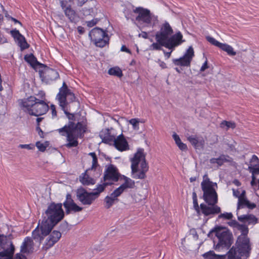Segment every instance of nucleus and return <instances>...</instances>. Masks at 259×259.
<instances>
[{"instance_id":"9","label":"nucleus","mask_w":259,"mask_h":259,"mask_svg":"<svg viewBox=\"0 0 259 259\" xmlns=\"http://www.w3.org/2000/svg\"><path fill=\"white\" fill-rule=\"evenodd\" d=\"M56 99L58 101L60 106L63 111L67 107L69 103L74 102L76 97L71 91L68 89L66 83L64 82L62 87L59 89V92L57 95Z\"/></svg>"},{"instance_id":"25","label":"nucleus","mask_w":259,"mask_h":259,"mask_svg":"<svg viewBox=\"0 0 259 259\" xmlns=\"http://www.w3.org/2000/svg\"><path fill=\"white\" fill-rule=\"evenodd\" d=\"M65 14L70 22L76 23L78 21V16L76 12L70 7H67L64 11Z\"/></svg>"},{"instance_id":"50","label":"nucleus","mask_w":259,"mask_h":259,"mask_svg":"<svg viewBox=\"0 0 259 259\" xmlns=\"http://www.w3.org/2000/svg\"><path fill=\"white\" fill-rule=\"evenodd\" d=\"M178 147L182 151H186L187 150V146L186 144L182 142V141L180 142L177 144Z\"/></svg>"},{"instance_id":"48","label":"nucleus","mask_w":259,"mask_h":259,"mask_svg":"<svg viewBox=\"0 0 259 259\" xmlns=\"http://www.w3.org/2000/svg\"><path fill=\"white\" fill-rule=\"evenodd\" d=\"M99 166V164L98 163V158L94 157L92 160V165L90 168V170H93L96 169V168Z\"/></svg>"},{"instance_id":"41","label":"nucleus","mask_w":259,"mask_h":259,"mask_svg":"<svg viewBox=\"0 0 259 259\" xmlns=\"http://www.w3.org/2000/svg\"><path fill=\"white\" fill-rule=\"evenodd\" d=\"M162 46L159 42L153 43L150 46V49L153 50H161L162 49L161 47Z\"/></svg>"},{"instance_id":"13","label":"nucleus","mask_w":259,"mask_h":259,"mask_svg":"<svg viewBox=\"0 0 259 259\" xmlns=\"http://www.w3.org/2000/svg\"><path fill=\"white\" fill-rule=\"evenodd\" d=\"M194 56L193 48L191 46L187 49L183 57L179 59H173L172 62L175 65L189 67Z\"/></svg>"},{"instance_id":"3","label":"nucleus","mask_w":259,"mask_h":259,"mask_svg":"<svg viewBox=\"0 0 259 259\" xmlns=\"http://www.w3.org/2000/svg\"><path fill=\"white\" fill-rule=\"evenodd\" d=\"M201 187L203 192V198L207 205L201 203L200 210L205 216L211 218L221 212L220 207L215 205L218 202L217 184L211 182L206 174L203 176Z\"/></svg>"},{"instance_id":"6","label":"nucleus","mask_w":259,"mask_h":259,"mask_svg":"<svg viewBox=\"0 0 259 259\" xmlns=\"http://www.w3.org/2000/svg\"><path fill=\"white\" fill-rule=\"evenodd\" d=\"M22 105L24 112L35 116L44 115L49 110V106L44 101L32 96L22 102Z\"/></svg>"},{"instance_id":"62","label":"nucleus","mask_w":259,"mask_h":259,"mask_svg":"<svg viewBox=\"0 0 259 259\" xmlns=\"http://www.w3.org/2000/svg\"><path fill=\"white\" fill-rule=\"evenodd\" d=\"M64 111V113L65 114L67 115L68 116V118L69 119H73L74 117V116L73 114H70L67 111V110L66 109V108H65V111Z\"/></svg>"},{"instance_id":"1","label":"nucleus","mask_w":259,"mask_h":259,"mask_svg":"<svg viewBox=\"0 0 259 259\" xmlns=\"http://www.w3.org/2000/svg\"><path fill=\"white\" fill-rule=\"evenodd\" d=\"M237 220H232L233 214L228 212V225L234 232L238 231L241 234L238 236L235 244L228 251V259H248L250 256L252 249L251 243L248 237L249 225H255L258 223L257 218L253 214H239L237 212Z\"/></svg>"},{"instance_id":"24","label":"nucleus","mask_w":259,"mask_h":259,"mask_svg":"<svg viewBox=\"0 0 259 259\" xmlns=\"http://www.w3.org/2000/svg\"><path fill=\"white\" fill-rule=\"evenodd\" d=\"M66 199L71 209L73 212H77L81 211L83 208L77 205L72 198V196L70 194L68 193L66 196Z\"/></svg>"},{"instance_id":"10","label":"nucleus","mask_w":259,"mask_h":259,"mask_svg":"<svg viewBox=\"0 0 259 259\" xmlns=\"http://www.w3.org/2000/svg\"><path fill=\"white\" fill-rule=\"evenodd\" d=\"M122 176L115 165L111 164L107 165L104 172L103 179L104 182L102 184L110 183L107 186L111 185L114 182H118Z\"/></svg>"},{"instance_id":"27","label":"nucleus","mask_w":259,"mask_h":259,"mask_svg":"<svg viewBox=\"0 0 259 259\" xmlns=\"http://www.w3.org/2000/svg\"><path fill=\"white\" fill-rule=\"evenodd\" d=\"M226 254L218 255L213 250H210L202 254L204 259H225Z\"/></svg>"},{"instance_id":"31","label":"nucleus","mask_w":259,"mask_h":259,"mask_svg":"<svg viewBox=\"0 0 259 259\" xmlns=\"http://www.w3.org/2000/svg\"><path fill=\"white\" fill-rule=\"evenodd\" d=\"M109 40V38L108 35L105 36L103 38H100V39H97L96 40L93 41L95 45L98 47L103 48L106 45L108 44Z\"/></svg>"},{"instance_id":"54","label":"nucleus","mask_w":259,"mask_h":259,"mask_svg":"<svg viewBox=\"0 0 259 259\" xmlns=\"http://www.w3.org/2000/svg\"><path fill=\"white\" fill-rule=\"evenodd\" d=\"M11 259H27L25 255L19 253H17L14 257H13Z\"/></svg>"},{"instance_id":"26","label":"nucleus","mask_w":259,"mask_h":259,"mask_svg":"<svg viewBox=\"0 0 259 259\" xmlns=\"http://www.w3.org/2000/svg\"><path fill=\"white\" fill-rule=\"evenodd\" d=\"M25 61L29 63L32 67L34 68L37 66L40 67L44 66V65L38 62L36 58L32 54L26 55L24 58Z\"/></svg>"},{"instance_id":"34","label":"nucleus","mask_w":259,"mask_h":259,"mask_svg":"<svg viewBox=\"0 0 259 259\" xmlns=\"http://www.w3.org/2000/svg\"><path fill=\"white\" fill-rule=\"evenodd\" d=\"M108 73L111 75H114L117 77H121L122 72L121 70L118 67H113L109 69Z\"/></svg>"},{"instance_id":"61","label":"nucleus","mask_w":259,"mask_h":259,"mask_svg":"<svg viewBox=\"0 0 259 259\" xmlns=\"http://www.w3.org/2000/svg\"><path fill=\"white\" fill-rule=\"evenodd\" d=\"M236 127V123L232 121H228V129L231 128L232 129L235 128Z\"/></svg>"},{"instance_id":"63","label":"nucleus","mask_w":259,"mask_h":259,"mask_svg":"<svg viewBox=\"0 0 259 259\" xmlns=\"http://www.w3.org/2000/svg\"><path fill=\"white\" fill-rule=\"evenodd\" d=\"M88 0H77V6H82Z\"/></svg>"},{"instance_id":"46","label":"nucleus","mask_w":259,"mask_h":259,"mask_svg":"<svg viewBox=\"0 0 259 259\" xmlns=\"http://www.w3.org/2000/svg\"><path fill=\"white\" fill-rule=\"evenodd\" d=\"M10 32H11V34L12 35V36L15 39H17L21 35V34L20 33L19 30H18L16 29L11 30Z\"/></svg>"},{"instance_id":"40","label":"nucleus","mask_w":259,"mask_h":259,"mask_svg":"<svg viewBox=\"0 0 259 259\" xmlns=\"http://www.w3.org/2000/svg\"><path fill=\"white\" fill-rule=\"evenodd\" d=\"M60 230L62 233L66 232L69 230V225L67 222H64L61 224L60 226Z\"/></svg>"},{"instance_id":"4","label":"nucleus","mask_w":259,"mask_h":259,"mask_svg":"<svg viewBox=\"0 0 259 259\" xmlns=\"http://www.w3.org/2000/svg\"><path fill=\"white\" fill-rule=\"evenodd\" d=\"M87 130V126L81 122H78L76 124L69 121L67 125L57 130V131L63 136L67 137L68 142L65 146L67 148L75 147L78 145V138H82Z\"/></svg>"},{"instance_id":"32","label":"nucleus","mask_w":259,"mask_h":259,"mask_svg":"<svg viewBox=\"0 0 259 259\" xmlns=\"http://www.w3.org/2000/svg\"><path fill=\"white\" fill-rule=\"evenodd\" d=\"M16 40L18 42V46L20 47L22 51L28 49L29 47V45L27 42L25 38L22 34Z\"/></svg>"},{"instance_id":"37","label":"nucleus","mask_w":259,"mask_h":259,"mask_svg":"<svg viewBox=\"0 0 259 259\" xmlns=\"http://www.w3.org/2000/svg\"><path fill=\"white\" fill-rule=\"evenodd\" d=\"M48 146L49 142L48 141L46 142L44 144L41 143L40 142H37L36 143V146L41 152H44Z\"/></svg>"},{"instance_id":"7","label":"nucleus","mask_w":259,"mask_h":259,"mask_svg":"<svg viewBox=\"0 0 259 259\" xmlns=\"http://www.w3.org/2000/svg\"><path fill=\"white\" fill-rule=\"evenodd\" d=\"M110 183L98 185L97 188L93 192H88L84 188L78 189L76 191V197L77 199L83 205H90L97 199L100 194L103 192L106 187Z\"/></svg>"},{"instance_id":"22","label":"nucleus","mask_w":259,"mask_h":259,"mask_svg":"<svg viewBox=\"0 0 259 259\" xmlns=\"http://www.w3.org/2000/svg\"><path fill=\"white\" fill-rule=\"evenodd\" d=\"M106 35H108L107 32L99 27L93 28L89 33V36L92 41L96 40L97 39L103 38Z\"/></svg>"},{"instance_id":"64","label":"nucleus","mask_w":259,"mask_h":259,"mask_svg":"<svg viewBox=\"0 0 259 259\" xmlns=\"http://www.w3.org/2000/svg\"><path fill=\"white\" fill-rule=\"evenodd\" d=\"M121 51L123 52H126L129 54H131V51L127 49L125 46H122L121 48Z\"/></svg>"},{"instance_id":"14","label":"nucleus","mask_w":259,"mask_h":259,"mask_svg":"<svg viewBox=\"0 0 259 259\" xmlns=\"http://www.w3.org/2000/svg\"><path fill=\"white\" fill-rule=\"evenodd\" d=\"M136 12L138 13L136 17V20L140 23H143L147 25L151 24L152 21L157 20V17L152 15L150 11L147 9L139 8L136 10Z\"/></svg>"},{"instance_id":"43","label":"nucleus","mask_w":259,"mask_h":259,"mask_svg":"<svg viewBox=\"0 0 259 259\" xmlns=\"http://www.w3.org/2000/svg\"><path fill=\"white\" fill-rule=\"evenodd\" d=\"M99 19H98V18H95L90 21H85V23L87 24L88 27H92L96 25L97 23L99 22Z\"/></svg>"},{"instance_id":"44","label":"nucleus","mask_w":259,"mask_h":259,"mask_svg":"<svg viewBox=\"0 0 259 259\" xmlns=\"http://www.w3.org/2000/svg\"><path fill=\"white\" fill-rule=\"evenodd\" d=\"M228 166H231L234 168L236 169L237 168L238 164L235 161H233L232 158H229V156H228Z\"/></svg>"},{"instance_id":"35","label":"nucleus","mask_w":259,"mask_h":259,"mask_svg":"<svg viewBox=\"0 0 259 259\" xmlns=\"http://www.w3.org/2000/svg\"><path fill=\"white\" fill-rule=\"evenodd\" d=\"M12 242L7 240V237L4 235H0V247L4 249V247H10L9 243Z\"/></svg>"},{"instance_id":"19","label":"nucleus","mask_w":259,"mask_h":259,"mask_svg":"<svg viewBox=\"0 0 259 259\" xmlns=\"http://www.w3.org/2000/svg\"><path fill=\"white\" fill-rule=\"evenodd\" d=\"M122 179L124 181V183L115 189L118 194H121L126 189L134 188L135 186V182L130 178L122 175L120 180Z\"/></svg>"},{"instance_id":"23","label":"nucleus","mask_w":259,"mask_h":259,"mask_svg":"<svg viewBox=\"0 0 259 259\" xmlns=\"http://www.w3.org/2000/svg\"><path fill=\"white\" fill-rule=\"evenodd\" d=\"M120 195V194H118V193L116 192V190H115L110 196H107L104 199L105 203V207L107 209L110 208L115 202L119 200L118 197Z\"/></svg>"},{"instance_id":"5","label":"nucleus","mask_w":259,"mask_h":259,"mask_svg":"<svg viewBox=\"0 0 259 259\" xmlns=\"http://www.w3.org/2000/svg\"><path fill=\"white\" fill-rule=\"evenodd\" d=\"M132 175L136 179H144L146 177V173L149 169L143 149H139L131 159Z\"/></svg>"},{"instance_id":"42","label":"nucleus","mask_w":259,"mask_h":259,"mask_svg":"<svg viewBox=\"0 0 259 259\" xmlns=\"http://www.w3.org/2000/svg\"><path fill=\"white\" fill-rule=\"evenodd\" d=\"M233 242V235L231 231L228 229V249H229Z\"/></svg>"},{"instance_id":"33","label":"nucleus","mask_w":259,"mask_h":259,"mask_svg":"<svg viewBox=\"0 0 259 259\" xmlns=\"http://www.w3.org/2000/svg\"><path fill=\"white\" fill-rule=\"evenodd\" d=\"M227 161V159L225 155H222L219 158H211L210 159V162L212 164H217L218 166H221L224 162Z\"/></svg>"},{"instance_id":"2","label":"nucleus","mask_w":259,"mask_h":259,"mask_svg":"<svg viewBox=\"0 0 259 259\" xmlns=\"http://www.w3.org/2000/svg\"><path fill=\"white\" fill-rule=\"evenodd\" d=\"M64 217L62 203L52 202L48 205L45 211V216L40 224L32 231V237L36 242L40 245L44 236L48 234L53 228Z\"/></svg>"},{"instance_id":"60","label":"nucleus","mask_w":259,"mask_h":259,"mask_svg":"<svg viewBox=\"0 0 259 259\" xmlns=\"http://www.w3.org/2000/svg\"><path fill=\"white\" fill-rule=\"evenodd\" d=\"M172 137L175 141L176 144L181 141L179 136L176 133L174 134Z\"/></svg>"},{"instance_id":"20","label":"nucleus","mask_w":259,"mask_h":259,"mask_svg":"<svg viewBox=\"0 0 259 259\" xmlns=\"http://www.w3.org/2000/svg\"><path fill=\"white\" fill-rule=\"evenodd\" d=\"M186 137L187 140L196 149L203 147L204 144V140L202 137L194 135L190 136L189 134H187Z\"/></svg>"},{"instance_id":"11","label":"nucleus","mask_w":259,"mask_h":259,"mask_svg":"<svg viewBox=\"0 0 259 259\" xmlns=\"http://www.w3.org/2000/svg\"><path fill=\"white\" fill-rule=\"evenodd\" d=\"M172 33L173 30L171 27L167 22H165L161 25L160 30L156 32L155 39L156 41L164 46L169 36Z\"/></svg>"},{"instance_id":"55","label":"nucleus","mask_w":259,"mask_h":259,"mask_svg":"<svg viewBox=\"0 0 259 259\" xmlns=\"http://www.w3.org/2000/svg\"><path fill=\"white\" fill-rule=\"evenodd\" d=\"M233 195L236 197H237L238 199H239V197L241 196V192L240 193L239 189H233Z\"/></svg>"},{"instance_id":"17","label":"nucleus","mask_w":259,"mask_h":259,"mask_svg":"<svg viewBox=\"0 0 259 259\" xmlns=\"http://www.w3.org/2000/svg\"><path fill=\"white\" fill-rule=\"evenodd\" d=\"M256 207L254 203L250 202L246 197V191L242 190L241 191V196L239 197L238 200L237 209L238 210L241 208L247 207L249 209H253Z\"/></svg>"},{"instance_id":"51","label":"nucleus","mask_w":259,"mask_h":259,"mask_svg":"<svg viewBox=\"0 0 259 259\" xmlns=\"http://www.w3.org/2000/svg\"><path fill=\"white\" fill-rule=\"evenodd\" d=\"M236 54V52L234 51L233 48L228 45V55L229 56H233Z\"/></svg>"},{"instance_id":"12","label":"nucleus","mask_w":259,"mask_h":259,"mask_svg":"<svg viewBox=\"0 0 259 259\" xmlns=\"http://www.w3.org/2000/svg\"><path fill=\"white\" fill-rule=\"evenodd\" d=\"M61 235L62 233L60 231L54 230L51 232V231L48 234L44 236V238L45 237H47L42 246V249L47 251L52 247L60 240Z\"/></svg>"},{"instance_id":"58","label":"nucleus","mask_w":259,"mask_h":259,"mask_svg":"<svg viewBox=\"0 0 259 259\" xmlns=\"http://www.w3.org/2000/svg\"><path fill=\"white\" fill-rule=\"evenodd\" d=\"M36 131L38 132V135L41 138H44V132L38 125H37Z\"/></svg>"},{"instance_id":"45","label":"nucleus","mask_w":259,"mask_h":259,"mask_svg":"<svg viewBox=\"0 0 259 259\" xmlns=\"http://www.w3.org/2000/svg\"><path fill=\"white\" fill-rule=\"evenodd\" d=\"M62 205H64L65 208V212L67 214H70L71 212H72V210L70 209L71 208L68 204L67 200H66L65 202L62 204Z\"/></svg>"},{"instance_id":"57","label":"nucleus","mask_w":259,"mask_h":259,"mask_svg":"<svg viewBox=\"0 0 259 259\" xmlns=\"http://www.w3.org/2000/svg\"><path fill=\"white\" fill-rule=\"evenodd\" d=\"M50 108L52 111V116L55 117L57 116V111L56 110L55 106L54 105H51Z\"/></svg>"},{"instance_id":"53","label":"nucleus","mask_w":259,"mask_h":259,"mask_svg":"<svg viewBox=\"0 0 259 259\" xmlns=\"http://www.w3.org/2000/svg\"><path fill=\"white\" fill-rule=\"evenodd\" d=\"M93 12V9H83L82 13L84 16L90 15L91 13Z\"/></svg>"},{"instance_id":"29","label":"nucleus","mask_w":259,"mask_h":259,"mask_svg":"<svg viewBox=\"0 0 259 259\" xmlns=\"http://www.w3.org/2000/svg\"><path fill=\"white\" fill-rule=\"evenodd\" d=\"M89 170H90V168L87 169L86 171L82 174V177H80V181L84 185H89L95 183V180L87 174V172Z\"/></svg>"},{"instance_id":"30","label":"nucleus","mask_w":259,"mask_h":259,"mask_svg":"<svg viewBox=\"0 0 259 259\" xmlns=\"http://www.w3.org/2000/svg\"><path fill=\"white\" fill-rule=\"evenodd\" d=\"M100 137L102 139V142L104 143L108 144L110 145L113 146L114 143L115 142L116 137L111 135L108 132L107 134H105L104 136L102 135H100Z\"/></svg>"},{"instance_id":"21","label":"nucleus","mask_w":259,"mask_h":259,"mask_svg":"<svg viewBox=\"0 0 259 259\" xmlns=\"http://www.w3.org/2000/svg\"><path fill=\"white\" fill-rule=\"evenodd\" d=\"M33 240H34L32 236V238L27 237L24 239L21 246V252L29 253L33 251L34 245Z\"/></svg>"},{"instance_id":"56","label":"nucleus","mask_w":259,"mask_h":259,"mask_svg":"<svg viewBox=\"0 0 259 259\" xmlns=\"http://www.w3.org/2000/svg\"><path fill=\"white\" fill-rule=\"evenodd\" d=\"M217 47H219V48L221 49L222 50L227 52V45L225 44H222L221 42H219L218 46H217Z\"/></svg>"},{"instance_id":"15","label":"nucleus","mask_w":259,"mask_h":259,"mask_svg":"<svg viewBox=\"0 0 259 259\" xmlns=\"http://www.w3.org/2000/svg\"><path fill=\"white\" fill-rule=\"evenodd\" d=\"M44 70L40 72V76L42 81L50 83L59 77L58 72L55 69L50 68L44 65Z\"/></svg>"},{"instance_id":"59","label":"nucleus","mask_w":259,"mask_h":259,"mask_svg":"<svg viewBox=\"0 0 259 259\" xmlns=\"http://www.w3.org/2000/svg\"><path fill=\"white\" fill-rule=\"evenodd\" d=\"M248 169H252L253 174H257V175H259V167H252L251 166H249Z\"/></svg>"},{"instance_id":"8","label":"nucleus","mask_w":259,"mask_h":259,"mask_svg":"<svg viewBox=\"0 0 259 259\" xmlns=\"http://www.w3.org/2000/svg\"><path fill=\"white\" fill-rule=\"evenodd\" d=\"M218 239V242L215 244L214 241V248L218 251H221L224 248L227 247V228L225 227L217 226L211 229L207 236L209 238H212L213 234Z\"/></svg>"},{"instance_id":"47","label":"nucleus","mask_w":259,"mask_h":259,"mask_svg":"<svg viewBox=\"0 0 259 259\" xmlns=\"http://www.w3.org/2000/svg\"><path fill=\"white\" fill-rule=\"evenodd\" d=\"M129 122L133 126V128L134 129L137 128L138 127L139 121L137 119H131L129 121Z\"/></svg>"},{"instance_id":"49","label":"nucleus","mask_w":259,"mask_h":259,"mask_svg":"<svg viewBox=\"0 0 259 259\" xmlns=\"http://www.w3.org/2000/svg\"><path fill=\"white\" fill-rule=\"evenodd\" d=\"M206 38L207 40L211 44L215 46H218V44L219 42L215 40L214 38L210 36H207Z\"/></svg>"},{"instance_id":"38","label":"nucleus","mask_w":259,"mask_h":259,"mask_svg":"<svg viewBox=\"0 0 259 259\" xmlns=\"http://www.w3.org/2000/svg\"><path fill=\"white\" fill-rule=\"evenodd\" d=\"M249 162L252 167H255V166L259 164V158L256 155H253L250 159Z\"/></svg>"},{"instance_id":"18","label":"nucleus","mask_w":259,"mask_h":259,"mask_svg":"<svg viewBox=\"0 0 259 259\" xmlns=\"http://www.w3.org/2000/svg\"><path fill=\"white\" fill-rule=\"evenodd\" d=\"M113 146L120 151H124L129 150V145L122 134L116 137Z\"/></svg>"},{"instance_id":"28","label":"nucleus","mask_w":259,"mask_h":259,"mask_svg":"<svg viewBox=\"0 0 259 259\" xmlns=\"http://www.w3.org/2000/svg\"><path fill=\"white\" fill-rule=\"evenodd\" d=\"M9 243L10 247H4V250L0 252V256L4 257L8 256L11 257L13 255L15 250V247L12 242H8Z\"/></svg>"},{"instance_id":"16","label":"nucleus","mask_w":259,"mask_h":259,"mask_svg":"<svg viewBox=\"0 0 259 259\" xmlns=\"http://www.w3.org/2000/svg\"><path fill=\"white\" fill-rule=\"evenodd\" d=\"M185 40L183 39L182 34L179 31L169 37L163 47L173 50L176 47L180 45Z\"/></svg>"},{"instance_id":"52","label":"nucleus","mask_w":259,"mask_h":259,"mask_svg":"<svg viewBox=\"0 0 259 259\" xmlns=\"http://www.w3.org/2000/svg\"><path fill=\"white\" fill-rule=\"evenodd\" d=\"M19 146L21 148H25L29 150L34 148V146L32 144H20Z\"/></svg>"},{"instance_id":"36","label":"nucleus","mask_w":259,"mask_h":259,"mask_svg":"<svg viewBox=\"0 0 259 259\" xmlns=\"http://www.w3.org/2000/svg\"><path fill=\"white\" fill-rule=\"evenodd\" d=\"M192 198L194 208L197 212L199 213L200 211V207L199 206L198 203L197 194L195 192H193Z\"/></svg>"},{"instance_id":"39","label":"nucleus","mask_w":259,"mask_h":259,"mask_svg":"<svg viewBox=\"0 0 259 259\" xmlns=\"http://www.w3.org/2000/svg\"><path fill=\"white\" fill-rule=\"evenodd\" d=\"M230 142V143H228V151H230L232 153H236V149L235 148V146L236 145V143L234 141H232Z\"/></svg>"}]
</instances>
